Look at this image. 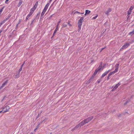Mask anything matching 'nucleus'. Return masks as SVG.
Instances as JSON below:
<instances>
[{"mask_svg": "<svg viewBox=\"0 0 134 134\" xmlns=\"http://www.w3.org/2000/svg\"><path fill=\"white\" fill-rule=\"evenodd\" d=\"M60 20L58 23H57V25L56 26V28L55 29V30H54V32L53 34V36H52V37H53V36H54L55 35V34L56 33L57 31L58 30V26H59V24L60 23Z\"/></svg>", "mask_w": 134, "mask_h": 134, "instance_id": "4", "label": "nucleus"}, {"mask_svg": "<svg viewBox=\"0 0 134 134\" xmlns=\"http://www.w3.org/2000/svg\"><path fill=\"white\" fill-rule=\"evenodd\" d=\"M75 13H79V14H83V13H80V12H78L77 11H76L75 12Z\"/></svg>", "mask_w": 134, "mask_h": 134, "instance_id": "29", "label": "nucleus"}, {"mask_svg": "<svg viewBox=\"0 0 134 134\" xmlns=\"http://www.w3.org/2000/svg\"><path fill=\"white\" fill-rule=\"evenodd\" d=\"M50 4L49 3H48L47 4L45 5L44 8L42 12L45 13L46 10H47L48 7L49 5Z\"/></svg>", "mask_w": 134, "mask_h": 134, "instance_id": "7", "label": "nucleus"}, {"mask_svg": "<svg viewBox=\"0 0 134 134\" xmlns=\"http://www.w3.org/2000/svg\"><path fill=\"white\" fill-rule=\"evenodd\" d=\"M68 24L69 26H70L71 25V24H70V23H68Z\"/></svg>", "mask_w": 134, "mask_h": 134, "instance_id": "43", "label": "nucleus"}, {"mask_svg": "<svg viewBox=\"0 0 134 134\" xmlns=\"http://www.w3.org/2000/svg\"><path fill=\"white\" fill-rule=\"evenodd\" d=\"M81 126H80V124H79L75 127V128H76V129H77L80 127Z\"/></svg>", "mask_w": 134, "mask_h": 134, "instance_id": "23", "label": "nucleus"}, {"mask_svg": "<svg viewBox=\"0 0 134 134\" xmlns=\"http://www.w3.org/2000/svg\"><path fill=\"white\" fill-rule=\"evenodd\" d=\"M76 129V128H75V127L73 129H72V131H74L75 129Z\"/></svg>", "mask_w": 134, "mask_h": 134, "instance_id": "41", "label": "nucleus"}, {"mask_svg": "<svg viewBox=\"0 0 134 134\" xmlns=\"http://www.w3.org/2000/svg\"><path fill=\"white\" fill-rule=\"evenodd\" d=\"M34 6L35 7L37 8V5H36L35 4V5H34Z\"/></svg>", "mask_w": 134, "mask_h": 134, "instance_id": "45", "label": "nucleus"}, {"mask_svg": "<svg viewBox=\"0 0 134 134\" xmlns=\"http://www.w3.org/2000/svg\"><path fill=\"white\" fill-rule=\"evenodd\" d=\"M32 8L33 9H34L35 10L36 9V8L34 6L32 7Z\"/></svg>", "mask_w": 134, "mask_h": 134, "instance_id": "36", "label": "nucleus"}, {"mask_svg": "<svg viewBox=\"0 0 134 134\" xmlns=\"http://www.w3.org/2000/svg\"><path fill=\"white\" fill-rule=\"evenodd\" d=\"M91 12L90 10H86L85 11V14H89Z\"/></svg>", "mask_w": 134, "mask_h": 134, "instance_id": "19", "label": "nucleus"}, {"mask_svg": "<svg viewBox=\"0 0 134 134\" xmlns=\"http://www.w3.org/2000/svg\"><path fill=\"white\" fill-rule=\"evenodd\" d=\"M105 48V47H104V48H101L100 50V51H102L104 49V48Z\"/></svg>", "mask_w": 134, "mask_h": 134, "instance_id": "39", "label": "nucleus"}, {"mask_svg": "<svg viewBox=\"0 0 134 134\" xmlns=\"http://www.w3.org/2000/svg\"><path fill=\"white\" fill-rule=\"evenodd\" d=\"M22 0H20V2H19V3L18 5V6L19 7L21 4H22Z\"/></svg>", "mask_w": 134, "mask_h": 134, "instance_id": "18", "label": "nucleus"}, {"mask_svg": "<svg viewBox=\"0 0 134 134\" xmlns=\"http://www.w3.org/2000/svg\"><path fill=\"white\" fill-rule=\"evenodd\" d=\"M9 17L10 16H8L7 18H5L2 21L3 22V23H5V22L9 18Z\"/></svg>", "mask_w": 134, "mask_h": 134, "instance_id": "16", "label": "nucleus"}, {"mask_svg": "<svg viewBox=\"0 0 134 134\" xmlns=\"http://www.w3.org/2000/svg\"><path fill=\"white\" fill-rule=\"evenodd\" d=\"M120 84V82H119L117 84H116L115 86L113 88V89L115 90L116 89Z\"/></svg>", "mask_w": 134, "mask_h": 134, "instance_id": "12", "label": "nucleus"}, {"mask_svg": "<svg viewBox=\"0 0 134 134\" xmlns=\"http://www.w3.org/2000/svg\"><path fill=\"white\" fill-rule=\"evenodd\" d=\"M115 73H116L115 72V71H112V72H110L109 74L111 76V75H112L113 74H114Z\"/></svg>", "mask_w": 134, "mask_h": 134, "instance_id": "21", "label": "nucleus"}, {"mask_svg": "<svg viewBox=\"0 0 134 134\" xmlns=\"http://www.w3.org/2000/svg\"><path fill=\"white\" fill-rule=\"evenodd\" d=\"M111 10H112L111 9L109 8L108 9V10L107 11H106L105 12V13L106 15H108L109 14V13L110 12H111Z\"/></svg>", "mask_w": 134, "mask_h": 134, "instance_id": "8", "label": "nucleus"}, {"mask_svg": "<svg viewBox=\"0 0 134 134\" xmlns=\"http://www.w3.org/2000/svg\"><path fill=\"white\" fill-rule=\"evenodd\" d=\"M119 64H116L115 65V69L114 70L115 71V72H117L119 68Z\"/></svg>", "mask_w": 134, "mask_h": 134, "instance_id": "10", "label": "nucleus"}, {"mask_svg": "<svg viewBox=\"0 0 134 134\" xmlns=\"http://www.w3.org/2000/svg\"><path fill=\"white\" fill-rule=\"evenodd\" d=\"M127 103V102H126L125 103H124V105H125Z\"/></svg>", "mask_w": 134, "mask_h": 134, "instance_id": "47", "label": "nucleus"}, {"mask_svg": "<svg viewBox=\"0 0 134 134\" xmlns=\"http://www.w3.org/2000/svg\"><path fill=\"white\" fill-rule=\"evenodd\" d=\"M3 31V30H0V34H1V33Z\"/></svg>", "mask_w": 134, "mask_h": 134, "instance_id": "42", "label": "nucleus"}, {"mask_svg": "<svg viewBox=\"0 0 134 134\" xmlns=\"http://www.w3.org/2000/svg\"><path fill=\"white\" fill-rule=\"evenodd\" d=\"M80 125V126H81L83 125L84 124H85V123L84 122V120L83 121H82V122H80V123H79Z\"/></svg>", "mask_w": 134, "mask_h": 134, "instance_id": "15", "label": "nucleus"}, {"mask_svg": "<svg viewBox=\"0 0 134 134\" xmlns=\"http://www.w3.org/2000/svg\"><path fill=\"white\" fill-rule=\"evenodd\" d=\"M93 118V116H92L84 120L85 124L91 121Z\"/></svg>", "mask_w": 134, "mask_h": 134, "instance_id": "5", "label": "nucleus"}, {"mask_svg": "<svg viewBox=\"0 0 134 134\" xmlns=\"http://www.w3.org/2000/svg\"><path fill=\"white\" fill-rule=\"evenodd\" d=\"M2 111H0V113H2Z\"/></svg>", "mask_w": 134, "mask_h": 134, "instance_id": "50", "label": "nucleus"}, {"mask_svg": "<svg viewBox=\"0 0 134 134\" xmlns=\"http://www.w3.org/2000/svg\"><path fill=\"white\" fill-rule=\"evenodd\" d=\"M19 74H20V73H19H19L18 74H17V75H16L15 76V78H16L18 77L19 76Z\"/></svg>", "mask_w": 134, "mask_h": 134, "instance_id": "25", "label": "nucleus"}, {"mask_svg": "<svg viewBox=\"0 0 134 134\" xmlns=\"http://www.w3.org/2000/svg\"><path fill=\"white\" fill-rule=\"evenodd\" d=\"M38 2H36L35 3V5H38Z\"/></svg>", "mask_w": 134, "mask_h": 134, "instance_id": "40", "label": "nucleus"}, {"mask_svg": "<svg viewBox=\"0 0 134 134\" xmlns=\"http://www.w3.org/2000/svg\"><path fill=\"white\" fill-rule=\"evenodd\" d=\"M2 111H0V113H2Z\"/></svg>", "mask_w": 134, "mask_h": 134, "instance_id": "49", "label": "nucleus"}, {"mask_svg": "<svg viewBox=\"0 0 134 134\" xmlns=\"http://www.w3.org/2000/svg\"><path fill=\"white\" fill-rule=\"evenodd\" d=\"M110 76L109 74L107 77V80H108L109 79V77H110Z\"/></svg>", "mask_w": 134, "mask_h": 134, "instance_id": "32", "label": "nucleus"}, {"mask_svg": "<svg viewBox=\"0 0 134 134\" xmlns=\"http://www.w3.org/2000/svg\"><path fill=\"white\" fill-rule=\"evenodd\" d=\"M102 63H101V64H100V65H101V66H102Z\"/></svg>", "mask_w": 134, "mask_h": 134, "instance_id": "51", "label": "nucleus"}, {"mask_svg": "<svg viewBox=\"0 0 134 134\" xmlns=\"http://www.w3.org/2000/svg\"><path fill=\"white\" fill-rule=\"evenodd\" d=\"M35 19L34 20H32L30 24L31 25L34 22V21H35Z\"/></svg>", "mask_w": 134, "mask_h": 134, "instance_id": "31", "label": "nucleus"}, {"mask_svg": "<svg viewBox=\"0 0 134 134\" xmlns=\"http://www.w3.org/2000/svg\"><path fill=\"white\" fill-rule=\"evenodd\" d=\"M40 125V124H38V125L36 126V127L34 130V131H36V130L38 128V126Z\"/></svg>", "mask_w": 134, "mask_h": 134, "instance_id": "26", "label": "nucleus"}, {"mask_svg": "<svg viewBox=\"0 0 134 134\" xmlns=\"http://www.w3.org/2000/svg\"><path fill=\"white\" fill-rule=\"evenodd\" d=\"M44 14H45L44 13L42 12V13L41 14V16H40V19H42L43 18V16Z\"/></svg>", "mask_w": 134, "mask_h": 134, "instance_id": "22", "label": "nucleus"}, {"mask_svg": "<svg viewBox=\"0 0 134 134\" xmlns=\"http://www.w3.org/2000/svg\"><path fill=\"white\" fill-rule=\"evenodd\" d=\"M25 63V61H24V62L21 65V68H22L23 67V66L24 64Z\"/></svg>", "mask_w": 134, "mask_h": 134, "instance_id": "30", "label": "nucleus"}, {"mask_svg": "<svg viewBox=\"0 0 134 134\" xmlns=\"http://www.w3.org/2000/svg\"><path fill=\"white\" fill-rule=\"evenodd\" d=\"M111 70H108V71H105L103 74H102V75L101 77H104L108 73V72L110 71Z\"/></svg>", "mask_w": 134, "mask_h": 134, "instance_id": "9", "label": "nucleus"}, {"mask_svg": "<svg viewBox=\"0 0 134 134\" xmlns=\"http://www.w3.org/2000/svg\"><path fill=\"white\" fill-rule=\"evenodd\" d=\"M102 68V66H101V65L100 64L99 65L98 67L96 70L93 75V76H94L97 74L98 72L100 71Z\"/></svg>", "mask_w": 134, "mask_h": 134, "instance_id": "3", "label": "nucleus"}, {"mask_svg": "<svg viewBox=\"0 0 134 134\" xmlns=\"http://www.w3.org/2000/svg\"><path fill=\"white\" fill-rule=\"evenodd\" d=\"M100 81V79H98L97 80V83H99Z\"/></svg>", "mask_w": 134, "mask_h": 134, "instance_id": "34", "label": "nucleus"}, {"mask_svg": "<svg viewBox=\"0 0 134 134\" xmlns=\"http://www.w3.org/2000/svg\"><path fill=\"white\" fill-rule=\"evenodd\" d=\"M10 109L9 107L6 106L3 108L2 110L3 113H5L8 111L9 109Z\"/></svg>", "mask_w": 134, "mask_h": 134, "instance_id": "6", "label": "nucleus"}, {"mask_svg": "<svg viewBox=\"0 0 134 134\" xmlns=\"http://www.w3.org/2000/svg\"><path fill=\"white\" fill-rule=\"evenodd\" d=\"M32 8L33 9H34L35 10L36 9V8L34 6L32 7Z\"/></svg>", "mask_w": 134, "mask_h": 134, "instance_id": "37", "label": "nucleus"}, {"mask_svg": "<svg viewBox=\"0 0 134 134\" xmlns=\"http://www.w3.org/2000/svg\"><path fill=\"white\" fill-rule=\"evenodd\" d=\"M94 76L93 75H92V76L90 78L89 80V82H90V81L92 80Z\"/></svg>", "mask_w": 134, "mask_h": 134, "instance_id": "17", "label": "nucleus"}, {"mask_svg": "<svg viewBox=\"0 0 134 134\" xmlns=\"http://www.w3.org/2000/svg\"><path fill=\"white\" fill-rule=\"evenodd\" d=\"M134 34V31H132L129 33V34L130 35H132Z\"/></svg>", "mask_w": 134, "mask_h": 134, "instance_id": "27", "label": "nucleus"}, {"mask_svg": "<svg viewBox=\"0 0 134 134\" xmlns=\"http://www.w3.org/2000/svg\"><path fill=\"white\" fill-rule=\"evenodd\" d=\"M130 45L129 43L127 42L125 43L120 49V51H122V50L125 49L127 48Z\"/></svg>", "mask_w": 134, "mask_h": 134, "instance_id": "2", "label": "nucleus"}, {"mask_svg": "<svg viewBox=\"0 0 134 134\" xmlns=\"http://www.w3.org/2000/svg\"><path fill=\"white\" fill-rule=\"evenodd\" d=\"M35 10L34 9H33L32 8L30 10V13L32 14L34 12V11H35Z\"/></svg>", "mask_w": 134, "mask_h": 134, "instance_id": "20", "label": "nucleus"}, {"mask_svg": "<svg viewBox=\"0 0 134 134\" xmlns=\"http://www.w3.org/2000/svg\"><path fill=\"white\" fill-rule=\"evenodd\" d=\"M32 14L29 13L28 15L26 17V20L27 21L28 18L30 17V16L32 15Z\"/></svg>", "mask_w": 134, "mask_h": 134, "instance_id": "13", "label": "nucleus"}, {"mask_svg": "<svg viewBox=\"0 0 134 134\" xmlns=\"http://www.w3.org/2000/svg\"><path fill=\"white\" fill-rule=\"evenodd\" d=\"M86 14H85V15H86Z\"/></svg>", "mask_w": 134, "mask_h": 134, "instance_id": "52", "label": "nucleus"}, {"mask_svg": "<svg viewBox=\"0 0 134 134\" xmlns=\"http://www.w3.org/2000/svg\"><path fill=\"white\" fill-rule=\"evenodd\" d=\"M97 16H97V15L96 16H95L94 17H93L92 18V19L93 20H94V19H96L97 18Z\"/></svg>", "mask_w": 134, "mask_h": 134, "instance_id": "28", "label": "nucleus"}, {"mask_svg": "<svg viewBox=\"0 0 134 134\" xmlns=\"http://www.w3.org/2000/svg\"><path fill=\"white\" fill-rule=\"evenodd\" d=\"M92 62V61H91V62Z\"/></svg>", "mask_w": 134, "mask_h": 134, "instance_id": "53", "label": "nucleus"}, {"mask_svg": "<svg viewBox=\"0 0 134 134\" xmlns=\"http://www.w3.org/2000/svg\"><path fill=\"white\" fill-rule=\"evenodd\" d=\"M9 0H6L5 1V3L6 4H7V2Z\"/></svg>", "mask_w": 134, "mask_h": 134, "instance_id": "38", "label": "nucleus"}, {"mask_svg": "<svg viewBox=\"0 0 134 134\" xmlns=\"http://www.w3.org/2000/svg\"><path fill=\"white\" fill-rule=\"evenodd\" d=\"M66 26H67V25L66 24H63L62 25V27H66Z\"/></svg>", "mask_w": 134, "mask_h": 134, "instance_id": "24", "label": "nucleus"}, {"mask_svg": "<svg viewBox=\"0 0 134 134\" xmlns=\"http://www.w3.org/2000/svg\"><path fill=\"white\" fill-rule=\"evenodd\" d=\"M34 6L35 7L37 8V5H36L35 4V5H34Z\"/></svg>", "mask_w": 134, "mask_h": 134, "instance_id": "44", "label": "nucleus"}, {"mask_svg": "<svg viewBox=\"0 0 134 134\" xmlns=\"http://www.w3.org/2000/svg\"><path fill=\"white\" fill-rule=\"evenodd\" d=\"M52 0H50V2H51V1H52Z\"/></svg>", "mask_w": 134, "mask_h": 134, "instance_id": "48", "label": "nucleus"}, {"mask_svg": "<svg viewBox=\"0 0 134 134\" xmlns=\"http://www.w3.org/2000/svg\"><path fill=\"white\" fill-rule=\"evenodd\" d=\"M3 87H2V86L0 87V90Z\"/></svg>", "mask_w": 134, "mask_h": 134, "instance_id": "46", "label": "nucleus"}, {"mask_svg": "<svg viewBox=\"0 0 134 134\" xmlns=\"http://www.w3.org/2000/svg\"><path fill=\"white\" fill-rule=\"evenodd\" d=\"M4 23H3V22L2 21L1 23H0V27L2 25V24Z\"/></svg>", "mask_w": 134, "mask_h": 134, "instance_id": "33", "label": "nucleus"}, {"mask_svg": "<svg viewBox=\"0 0 134 134\" xmlns=\"http://www.w3.org/2000/svg\"><path fill=\"white\" fill-rule=\"evenodd\" d=\"M22 68H21L20 67V68L19 70V72H20L22 70Z\"/></svg>", "mask_w": 134, "mask_h": 134, "instance_id": "35", "label": "nucleus"}, {"mask_svg": "<svg viewBox=\"0 0 134 134\" xmlns=\"http://www.w3.org/2000/svg\"><path fill=\"white\" fill-rule=\"evenodd\" d=\"M133 9V8L132 7H130L129 10L128 11L127 14L128 15H130L132 12V10Z\"/></svg>", "mask_w": 134, "mask_h": 134, "instance_id": "11", "label": "nucleus"}, {"mask_svg": "<svg viewBox=\"0 0 134 134\" xmlns=\"http://www.w3.org/2000/svg\"><path fill=\"white\" fill-rule=\"evenodd\" d=\"M84 19V17H82L79 20L78 22V26L79 29L80 30L81 29V26L82 25L83 20Z\"/></svg>", "mask_w": 134, "mask_h": 134, "instance_id": "1", "label": "nucleus"}, {"mask_svg": "<svg viewBox=\"0 0 134 134\" xmlns=\"http://www.w3.org/2000/svg\"><path fill=\"white\" fill-rule=\"evenodd\" d=\"M8 82V80H7L6 81H5L2 85V87H3L7 84Z\"/></svg>", "mask_w": 134, "mask_h": 134, "instance_id": "14", "label": "nucleus"}]
</instances>
